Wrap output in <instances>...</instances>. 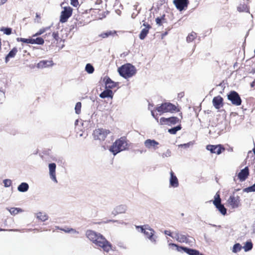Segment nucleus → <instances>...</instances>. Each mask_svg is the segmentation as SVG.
<instances>
[{"label": "nucleus", "mask_w": 255, "mask_h": 255, "mask_svg": "<svg viewBox=\"0 0 255 255\" xmlns=\"http://www.w3.org/2000/svg\"><path fill=\"white\" fill-rule=\"evenodd\" d=\"M128 148L127 139L125 136H122L116 140L110 147L109 150L115 155L121 151L126 150Z\"/></svg>", "instance_id": "1"}, {"label": "nucleus", "mask_w": 255, "mask_h": 255, "mask_svg": "<svg viewBox=\"0 0 255 255\" xmlns=\"http://www.w3.org/2000/svg\"><path fill=\"white\" fill-rule=\"evenodd\" d=\"M119 74L125 79L132 77L136 72V70L134 66L130 63L125 64L118 69Z\"/></svg>", "instance_id": "2"}, {"label": "nucleus", "mask_w": 255, "mask_h": 255, "mask_svg": "<svg viewBox=\"0 0 255 255\" xmlns=\"http://www.w3.org/2000/svg\"><path fill=\"white\" fill-rule=\"evenodd\" d=\"M155 110L159 112L160 115L165 113H173L179 111V109L175 105L169 102H165L160 106H157Z\"/></svg>", "instance_id": "3"}, {"label": "nucleus", "mask_w": 255, "mask_h": 255, "mask_svg": "<svg viewBox=\"0 0 255 255\" xmlns=\"http://www.w3.org/2000/svg\"><path fill=\"white\" fill-rule=\"evenodd\" d=\"M97 246L101 248L106 252H109L112 249V245L101 234H99L97 237L92 242Z\"/></svg>", "instance_id": "4"}, {"label": "nucleus", "mask_w": 255, "mask_h": 255, "mask_svg": "<svg viewBox=\"0 0 255 255\" xmlns=\"http://www.w3.org/2000/svg\"><path fill=\"white\" fill-rule=\"evenodd\" d=\"M151 113L153 117L157 121V122H159V124L161 125H167L168 126H171L172 125H175L179 122V119L176 117H171L168 118L162 117L159 121L157 114H155L154 111H152Z\"/></svg>", "instance_id": "5"}, {"label": "nucleus", "mask_w": 255, "mask_h": 255, "mask_svg": "<svg viewBox=\"0 0 255 255\" xmlns=\"http://www.w3.org/2000/svg\"><path fill=\"white\" fill-rule=\"evenodd\" d=\"M110 133L111 131L109 129L103 128H96L93 131L92 135L95 140L103 141Z\"/></svg>", "instance_id": "6"}, {"label": "nucleus", "mask_w": 255, "mask_h": 255, "mask_svg": "<svg viewBox=\"0 0 255 255\" xmlns=\"http://www.w3.org/2000/svg\"><path fill=\"white\" fill-rule=\"evenodd\" d=\"M169 246L172 250H175L179 252H182V251H184L189 255H200L199 252L194 249H189L186 247L179 246L176 244L173 243H170L169 244Z\"/></svg>", "instance_id": "7"}, {"label": "nucleus", "mask_w": 255, "mask_h": 255, "mask_svg": "<svg viewBox=\"0 0 255 255\" xmlns=\"http://www.w3.org/2000/svg\"><path fill=\"white\" fill-rule=\"evenodd\" d=\"M213 203L222 215H225L227 214L226 208L224 207V205L221 204V199L219 191H218L214 196V200L213 201Z\"/></svg>", "instance_id": "8"}, {"label": "nucleus", "mask_w": 255, "mask_h": 255, "mask_svg": "<svg viewBox=\"0 0 255 255\" xmlns=\"http://www.w3.org/2000/svg\"><path fill=\"white\" fill-rule=\"evenodd\" d=\"M228 99L230 101L233 105L239 106L242 104V99L239 94L235 91H231L227 95Z\"/></svg>", "instance_id": "9"}, {"label": "nucleus", "mask_w": 255, "mask_h": 255, "mask_svg": "<svg viewBox=\"0 0 255 255\" xmlns=\"http://www.w3.org/2000/svg\"><path fill=\"white\" fill-rule=\"evenodd\" d=\"M72 11L73 9L71 7H64V10L61 12L60 22L62 23L66 22L68 19L72 15Z\"/></svg>", "instance_id": "10"}, {"label": "nucleus", "mask_w": 255, "mask_h": 255, "mask_svg": "<svg viewBox=\"0 0 255 255\" xmlns=\"http://www.w3.org/2000/svg\"><path fill=\"white\" fill-rule=\"evenodd\" d=\"M173 2L176 8L180 11L186 10L189 3V0H174Z\"/></svg>", "instance_id": "11"}, {"label": "nucleus", "mask_w": 255, "mask_h": 255, "mask_svg": "<svg viewBox=\"0 0 255 255\" xmlns=\"http://www.w3.org/2000/svg\"><path fill=\"white\" fill-rule=\"evenodd\" d=\"M206 149L212 153H216L217 154H221L223 151L225 150V148L221 144L218 145H208Z\"/></svg>", "instance_id": "12"}, {"label": "nucleus", "mask_w": 255, "mask_h": 255, "mask_svg": "<svg viewBox=\"0 0 255 255\" xmlns=\"http://www.w3.org/2000/svg\"><path fill=\"white\" fill-rule=\"evenodd\" d=\"M250 174L249 169L246 166L243 169L241 170L238 174V179L240 181H245L248 177Z\"/></svg>", "instance_id": "13"}, {"label": "nucleus", "mask_w": 255, "mask_h": 255, "mask_svg": "<svg viewBox=\"0 0 255 255\" xmlns=\"http://www.w3.org/2000/svg\"><path fill=\"white\" fill-rule=\"evenodd\" d=\"M223 101V98L220 96L215 97L212 101L213 105L216 109H219L224 106Z\"/></svg>", "instance_id": "14"}, {"label": "nucleus", "mask_w": 255, "mask_h": 255, "mask_svg": "<svg viewBox=\"0 0 255 255\" xmlns=\"http://www.w3.org/2000/svg\"><path fill=\"white\" fill-rule=\"evenodd\" d=\"M228 202L232 208H237L240 204V197L238 196H231L228 200Z\"/></svg>", "instance_id": "15"}, {"label": "nucleus", "mask_w": 255, "mask_h": 255, "mask_svg": "<svg viewBox=\"0 0 255 255\" xmlns=\"http://www.w3.org/2000/svg\"><path fill=\"white\" fill-rule=\"evenodd\" d=\"M137 228H139L140 229L141 232L143 233L147 238L149 239L151 241L152 240V237L154 234V231L152 229L148 228H143L142 226L137 227Z\"/></svg>", "instance_id": "16"}, {"label": "nucleus", "mask_w": 255, "mask_h": 255, "mask_svg": "<svg viewBox=\"0 0 255 255\" xmlns=\"http://www.w3.org/2000/svg\"><path fill=\"white\" fill-rule=\"evenodd\" d=\"M56 164L54 163H50L49 164V174L50 178L52 180L57 182V181L56 177Z\"/></svg>", "instance_id": "17"}, {"label": "nucleus", "mask_w": 255, "mask_h": 255, "mask_svg": "<svg viewBox=\"0 0 255 255\" xmlns=\"http://www.w3.org/2000/svg\"><path fill=\"white\" fill-rule=\"evenodd\" d=\"M54 65V63L52 60H43L40 61L37 65L38 68H45Z\"/></svg>", "instance_id": "18"}, {"label": "nucleus", "mask_w": 255, "mask_h": 255, "mask_svg": "<svg viewBox=\"0 0 255 255\" xmlns=\"http://www.w3.org/2000/svg\"><path fill=\"white\" fill-rule=\"evenodd\" d=\"M143 25L145 26V28L141 30L139 35V38L141 40L145 38L149 32V29L151 28V26L148 23H144Z\"/></svg>", "instance_id": "19"}, {"label": "nucleus", "mask_w": 255, "mask_h": 255, "mask_svg": "<svg viewBox=\"0 0 255 255\" xmlns=\"http://www.w3.org/2000/svg\"><path fill=\"white\" fill-rule=\"evenodd\" d=\"M170 185L173 187H177L179 186L177 178L172 170L170 171Z\"/></svg>", "instance_id": "20"}, {"label": "nucleus", "mask_w": 255, "mask_h": 255, "mask_svg": "<svg viewBox=\"0 0 255 255\" xmlns=\"http://www.w3.org/2000/svg\"><path fill=\"white\" fill-rule=\"evenodd\" d=\"M127 210V206L125 205H120L117 206L113 210L112 213L115 216L119 214L125 213Z\"/></svg>", "instance_id": "21"}, {"label": "nucleus", "mask_w": 255, "mask_h": 255, "mask_svg": "<svg viewBox=\"0 0 255 255\" xmlns=\"http://www.w3.org/2000/svg\"><path fill=\"white\" fill-rule=\"evenodd\" d=\"M18 52L17 48L15 47H13L5 57V62L7 63L10 58H14Z\"/></svg>", "instance_id": "22"}, {"label": "nucleus", "mask_w": 255, "mask_h": 255, "mask_svg": "<svg viewBox=\"0 0 255 255\" xmlns=\"http://www.w3.org/2000/svg\"><path fill=\"white\" fill-rule=\"evenodd\" d=\"M99 233L92 230H87L86 232V237L91 241L93 242L96 237L98 236Z\"/></svg>", "instance_id": "23"}, {"label": "nucleus", "mask_w": 255, "mask_h": 255, "mask_svg": "<svg viewBox=\"0 0 255 255\" xmlns=\"http://www.w3.org/2000/svg\"><path fill=\"white\" fill-rule=\"evenodd\" d=\"M104 80L105 81V84L107 88L113 89L117 86V83L112 81V79L109 77H105Z\"/></svg>", "instance_id": "24"}, {"label": "nucleus", "mask_w": 255, "mask_h": 255, "mask_svg": "<svg viewBox=\"0 0 255 255\" xmlns=\"http://www.w3.org/2000/svg\"><path fill=\"white\" fill-rule=\"evenodd\" d=\"M159 144V143L153 139H147L144 142V145L146 147L150 148L152 147H156Z\"/></svg>", "instance_id": "25"}, {"label": "nucleus", "mask_w": 255, "mask_h": 255, "mask_svg": "<svg viewBox=\"0 0 255 255\" xmlns=\"http://www.w3.org/2000/svg\"><path fill=\"white\" fill-rule=\"evenodd\" d=\"M117 35V32L115 30H110L104 32L100 34L99 36L102 38H106L110 36H114Z\"/></svg>", "instance_id": "26"}, {"label": "nucleus", "mask_w": 255, "mask_h": 255, "mask_svg": "<svg viewBox=\"0 0 255 255\" xmlns=\"http://www.w3.org/2000/svg\"><path fill=\"white\" fill-rule=\"evenodd\" d=\"M113 96V93L111 90L108 89L104 91L103 92H102L100 95V97L102 98H112Z\"/></svg>", "instance_id": "27"}, {"label": "nucleus", "mask_w": 255, "mask_h": 255, "mask_svg": "<svg viewBox=\"0 0 255 255\" xmlns=\"http://www.w3.org/2000/svg\"><path fill=\"white\" fill-rule=\"evenodd\" d=\"M44 43V39L41 37H37L35 39L31 38V44H36L38 45H42Z\"/></svg>", "instance_id": "28"}, {"label": "nucleus", "mask_w": 255, "mask_h": 255, "mask_svg": "<svg viewBox=\"0 0 255 255\" xmlns=\"http://www.w3.org/2000/svg\"><path fill=\"white\" fill-rule=\"evenodd\" d=\"M29 186L27 183L23 182L21 183L18 187V190L20 192H25L28 190Z\"/></svg>", "instance_id": "29"}, {"label": "nucleus", "mask_w": 255, "mask_h": 255, "mask_svg": "<svg viewBox=\"0 0 255 255\" xmlns=\"http://www.w3.org/2000/svg\"><path fill=\"white\" fill-rule=\"evenodd\" d=\"M37 218L41 221H45L48 219V216L46 214L42 212H39L36 214Z\"/></svg>", "instance_id": "30"}, {"label": "nucleus", "mask_w": 255, "mask_h": 255, "mask_svg": "<svg viewBox=\"0 0 255 255\" xmlns=\"http://www.w3.org/2000/svg\"><path fill=\"white\" fill-rule=\"evenodd\" d=\"M7 210L12 215H15L19 212H22L23 211V210L19 208H10L9 209H7Z\"/></svg>", "instance_id": "31"}, {"label": "nucleus", "mask_w": 255, "mask_h": 255, "mask_svg": "<svg viewBox=\"0 0 255 255\" xmlns=\"http://www.w3.org/2000/svg\"><path fill=\"white\" fill-rule=\"evenodd\" d=\"M176 240L180 243H186L188 241V238L185 235H177Z\"/></svg>", "instance_id": "32"}, {"label": "nucleus", "mask_w": 255, "mask_h": 255, "mask_svg": "<svg viewBox=\"0 0 255 255\" xmlns=\"http://www.w3.org/2000/svg\"><path fill=\"white\" fill-rule=\"evenodd\" d=\"M197 37V34L194 32L190 33L187 37L186 40L188 42H192Z\"/></svg>", "instance_id": "33"}, {"label": "nucleus", "mask_w": 255, "mask_h": 255, "mask_svg": "<svg viewBox=\"0 0 255 255\" xmlns=\"http://www.w3.org/2000/svg\"><path fill=\"white\" fill-rule=\"evenodd\" d=\"M182 127L181 126L178 125L176 127H174L173 128H170L168 129V132L172 134H175L176 133L177 131L180 130Z\"/></svg>", "instance_id": "34"}, {"label": "nucleus", "mask_w": 255, "mask_h": 255, "mask_svg": "<svg viewBox=\"0 0 255 255\" xmlns=\"http://www.w3.org/2000/svg\"><path fill=\"white\" fill-rule=\"evenodd\" d=\"M49 28V27H43V28L40 29L36 33L33 34L32 37H34L35 36L40 35L42 34H43V33H44L45 32H46L47 30H48Z\"/></svg>", "instance_id": "35"}, {"label": "nucleus", "mask_w": 255, "mask_h": 255, "mask_svg": "<svg viewBox=\"0 0 255 255\" xmlns=\"http://www.w3.org/2000/svg\"><path fill=\"white\" fill-rule=\"evenodd\" d=\"M253 248V244L251 241L247 242L243 247L245 252H248L251 250Z\"/></svg>", "instance_id": "36"}, {"label": "nucleus", "mask_w": 255, "mask_h": 255, "mask_svg": "<svg viewBox=\"0 0 255 255\" xmlns=\"http://www.w3.org/2000/svg\"><path fill=\"white\" fill-rule=\"evenodd\" d=\"M85 70L89 74H92L94 71V68L91 64H87L86 65Z\"/></svg>", "instance_id": "37"}, {"label": "nucleus", "mask_w": 255, "mask_h": 255, "mask_svg": "<svg viewBox=\"0 0 255 255\" xmlns=\"http://www.w3.org/2000/svg\"><path fill=\"white\" fill-rule=\"evenodd\" d=\"M31 38H21V37H17L16 38V41L17 42H22L23 43H27V44H31Z\"/></svg>", "instance_id": "38"}, {"label": "nucleus", "mask_w": 255, "mask_h": 255, "mask_svg": "<svg viewBox=\"0 0 255 255\" xmlns=\"http://www.w3.org/2000/svg\"><path fill=\"white\" fill-rule=\"evenodd\" d=\"M0 31H3L6 35H10L12 33V29L9 27H2Z\"/></svg>", "instance_id": "39"}, {"label": "nucleus", "mask_w": 255, "mask_h": 255, "mask_svg": "<svg viewBox=\"0 0 255 255\" xmlns=\"http://www.w3.org/2000/svg\"><path fill=\"white\" fill-rule=\"evenodd\" d=\"M82 107V104L81 102H77L75 105V113L77 114H79L81 113V109Z\"/></svg>", "instance_id": "40"}, {"label": "nucleus", "mask_w": 255, "mask_h": 255, "mask_svg": "<svg viewBox=\"0 0 255 255\" xmlns=\"http://www.w3.org/2000/svg\"><path fill=\"white\" fill-rule=\"evenodd\" d=\"M242 249V246L241 245L239 244H236L234 245L233 249V252L234 253H237L238 252H240Z\"/></svg>", "instance_id": "41"}, {"label": "nucleus", "mask_w": 255, "mask_h": 255, "mask_svg": "<svg viewBox=\"0 0 255 255\" xmlns=\"http://www.w3.org/2000/svg\"><path fill=\"white\" fill-rule=\"evenodd\" d=\"M165 19V15H163L161 17L156 18L155 21L156 24L160 26L162 25V21Z\"/></svg>", "instance_id": "42"}, {"label": "nucleus", "mask_w": 255, "mask_h": 255, "mask_svg": "<svg viewBox=\"0 0 255 255\" xmlns=\"http://www.w3.org/2000/svg\"><path fill=\"white\" fill-rule=\"evenodd\" d=\"M4 186L5 187H9L11 185V181L9 179H5L3 181Z\"/></svg>", "instance_id": "43"}, {"label": "nucleus", "mask_w": 255, "mask_h": 255, "mask_svg": "<svg viewBox=\"0 0 255 255\" xmlns=\"http://www.w3.org/2000/svg\"><path fill=\"white\" fill-rule=\"evenodd\" d=\"M40 18H41L40 15L39 13H36V18L34 19L35 22H36L37 23L40 22Z\"/></svg>", "instance_id": "44"}, {"label": "nucleus", "mask_w": 255, "mask_h": 255, "mask_svg": "<svg viewBox=\"0 0 255 255\" xmlns=\"http://www.w3.org/2000/svg\"><path fill=\"white\" fill-rule=\"evenodd\" d=\"M192 143L191 142H190L187 143L180 144V145H179V146L184 147L185 148H187V147H189L190 146V145H192Z\"/></svg>", "instance_id": "45"}, {"label": "nucleus", "mask_w": 255, "mask_h": 255, "mask_svg": "<svg viewBox=\"0 0 255 255\" xmlns=\"http://www.w3.org/2000/svg\"><path fill=\"white\" fill-rule=\"evenodd\" d=\"M71 4L74 6H77L78 4V0H71Z\"/></svg>", "instance_id": "46"}, {"label": "nucleus", "mask_w": 255, "mask_h": 255, "mask_svg": "<svg viewBox=\"0 0 255 255\" xmlns=\"http://www.w3.org/2000/svg\"><path fill=\"white\" fill-rule=\"evenodd\" d=\"M52 36L56 40H58V38H59V34H58V33L57 32H53L52 33Z\"/></svg>", "instance_id": "47"}, {"label": "nucleus", "mask_w": 255, "mask_h": 255, "mask_svg": "<svg viewBox=\"0 0 255 255\" xmlns=\"http://www.w3.org/2000/svg\"><path fill=\"white\" fill-rule=\"evenodd\" d=\"M248 189L249 190V191H253V192H255V183L251 187H249L248 188Z\"/></svg>", "instance_id": "48"}, {"label": "nucleus", "mask_w": 255, "mask_h": 255, "mask_svg": "<svg viewBox=\"0 0 255 255\" xmlns=\"http://www.w3.org/2000/svg\"><path fill=\"white\" fill-rule=\"evenodd\" d=\"M251 87L255 89V79L251 83Z\"/></svg>", "instance_id": "49"}, {"label": "nucleus", "mask_w": 255, "mask_h": 255, "mask_svg": "<svg viewBox=\"0 0 255 255\" xmlns=\"http://www.w3.org/2000/svg\"><path fill=\"white\" fill-rule=\"evenodd\" d=\"M7 0H0V4H3L5 3L7 1Z\"/></svg>", "instance_id": "50"}, {"label": "nucleus", "mask_w": 255, "mask_h": 255, "mask_svg": "<svg viewBox=\"0 0 255 255\" xmlns=\"http://www.w3.org/2000/svg\"><path fill=\"white\" fill-rule=\"evenodd\" d=\"M165 234L169 236H171V233L170 232V231H165Z\"/></svg>", "instance_id": "51"}, {"label": "nucleus", "mask_w": 255, "mask_h": 255, "mask_svg": "<svg viewBox=\"0 0 255 255\" xmlns=\"http://www.w3.org/2000/svg\"><path fill=\"white\" fill-rule=\"evenodd\" d=\"M167 34V32H165L164 33H162L161 35L162 38H163V37Z\"/></svg>", "instance_id": "52"}, {"label": "nucleus", "mask_w": 255, "mask_h": 255, "mask_svg": "<svg viewBox=\"0 0 255 255\" xmlns=\"http://www.w3.org/2000/svg\"><path fill=\"white\" fill-rule=\"evenodd\" d=\"M1 39H0V52L1 51Z\"/></svg>", "instance_id": "53"}, {"label": "nucleus", "mask_w": 255, "mask_h": 255, "mask_svg": "<svg viewBox=\"0 0 255 255\" xmlns=\"http://www.w3.org/2000/svg\"><path fill=\"white\" fill-rule=\"evenodd\" d=\"M253 151L255 154V147L253 148Z\"/></svg>", "instance_id": "54"}, {"label": "nucleus", "mask_w": 255, "mask_h": 255, "mask_svg": "<svg viewBox=\"0 0 255 255\" xmlns=\"http://www.w3.org/2000/svg\"><path fill=\"white\" fill-rule=\"evenodd\" d=\"M240 9H241V8L240 7H238V10L240 11H241V10Z\"/></svg>", "instance_id": "55"}, {"label": "nucleus", "mask_w": 255, "mask_h": 255, "mask_svg": "<svg viewBox=\"0 0 255 255\" xmlns=\"http://www.w3.org/2000/svg\"><path fill=\"white\" fill-rule=\"evenodd\" d=\"M254 53H255V51H254Z\"/></svg>", "instance_id": "56"}]
</instances>
